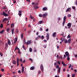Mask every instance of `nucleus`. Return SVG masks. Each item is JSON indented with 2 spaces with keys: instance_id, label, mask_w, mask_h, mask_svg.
Segmentation results:
<instances>
[{
  "instance_id": "f257e3e1",
  "label": "nucleus",
  "mask_w": 77,
  "mask_h": 77,
  "mask_svg": "<svg viewBox=\"0 0 77 77\" xmlns=\"http://www.w3.org/2000/svg\"><path fill=\"white\" fill-rule=\"evenodd\" d=\"M26 40H25L23 41L24 42V44H25V43H26L27 45H28V44H31L32 43V42H33V41L32 40H30L27 41V42H25Z\"/></svg>"
},
{
  "instance_id": "f03ea898",
  "label": "nucleus",
  "mask_w": 77,
  "mask_h": 77,
  "mask_svg": "<svg viewBox=\"0 0 77 77\" xmlns=\"http://www.w3.org/2000/svg\"><path fill=\"white\" fill-rule=\"evenodd\" d=\"M72 24V23H69L68 24L67 26H68L69 29H70L71 27Z\"/></svg>"
},
{
  "instance_id": "7ed1b4c3",
  "label": "nucleus",
  "mask_w": 77,
  "mask_h": 77,
  "mask_svg": "<svg viewBox=\"0 0 77 77\" xmlns=\"http://www.w3.org/2000/svg\"><path fill=\"white\" fill-rule=\"evenodd\" d=\"M40 68L41 71H43V70H44V67L43 66L42 64L40 65Z\"/></svg>"
},
{
  "instance_id": "20e7f679",
  "label": "nucleus",
  "mask_w": 77,
  "mask_h": 77,
  "mask_svg": "<svg viewBox=\"0 0 77 77\" xmlns=\"http://www.w3.org/2000/svg\"><path fill=\"white\" fill-rule=\"evenodd\" d=\"M49 33L48 32L46 34V37L47 38V40H48L49 39Z\"/></svg>"
},
{
  "instance_id": "39448f33",
  "label": "nucleus",
  "mask_w": 77,
  "mask_h": 77,
  "mask_svg": "<svg viewBox=\"0 0 77 77\" xmlns=\"http://www.w3.org/2000/svg\"><path fill=\"white\" fill-rule=\"evenodd\" d=\"M23 12V11L21 10V11H19V13H18V15H19V17H21V15H22V14H21V12Z\"/></svg>"
},
{
  "instance_id": "423d86ee",
  "label": "nucleus",
  "mask_w": 77,
  "mask_h": 77,
  "mask_svg": "<svg viewBox=\"0 0 77 77\" xmlns=\"http://www.w3.org/2000/svg\"><path fill=\"white\" fill-rule=\"evenodd\" d=\"M3 14L4 16H6L7 17H8V14H7L5 13V12H3Z\"/></svg>"
},
{
  "instance_id": "0eeeda50",
  "label": "nucleus",
  "mask_w": 77,
  "mask_h": 77,
  "mask_svg": "<svg viewBox=\"0 0 77 77\" xmlns=\"http://www.w3.org/2000/svg\"><path fill=\"white\" fill-rule=\"evenodd\" d=\"M17 41H18V38H16L14 39V44H15V43H17Z\"/></svg>"
},
{
  "instance_id": "6e6552de",
  "label": "nucleus",
  "mask_w": 77,
  "mask_h": 77,
  "mask_svg": "<svg viewBox=\"0 0 77 77\" xmlns=\"http://www.w3.org/2000/svg\"><path fill=\"white\" fill-rule=\"evenodd\" d=\"M65 54L66 56H69V53L68 51H66L65 53Z\"/></svg>"
},
{
  "instance_id": "1a4fd4ad",
  "label": "nucleus",
  "mask_w": 77,
  "mask_h": 77,
  "mask_svg": "<svg viewBox=\"0 0 77 77\" xmlns=\"http://www.w3.org/2000/svg\"><path fill=\"white\" fill-rule=\"evenodd\" d=\"M71 39L69 38L68 40L67 43L69 44H71Z\"/></svg>"
},
{
  "instance_id": "9d476101",
  "label": "nucleus",
  "mask_w": 77,
  "mask_h": 77,
  "mask_svg": "<svg viewBox=\"0 0 77 77\" xmlns=\"http://www.w3.org/2000/svg\"><path fill=\"white\" fill-rule=\"evenodd\" d=\"M8 44L9 45H11V41H10V40L9 39H8Z\"/></svg>"
},
{
  "instance_id": "9b49d317",
  "label": "nucleus",
  "mask_w": 77,
  "mask_h": 77,
  "mask_svg": "<svg viewBox=\"0 0 77 77\" xmlns=\"http://www.w3.org/2000/svg\"><path fill=\"white\" fill-rule=\"evenodd\" d=\"M34 7L35 9H38V6L36 5H35L34 6Z\"/></svg>"
},
{
  "instance_id": "f8f14e48",
  "label": "nucleus",
  "mask_w": 77,
  "mask_h": 77,
  "mask_svg": "<svg viewBox=\"0 0 77 77\" xmlns=\"http://www.w3.org/2000/svg\"><path fill=\"white\" fill-rule=\"evenodd\" d=\"M42 16L43 17H45L46 16H47V13H45V14H43L42 15Z\"/></svg>"
},
{
  "instance_id": "ddd939ff",
  "label": "nucleus",
  "mask_w": 77,
  "mask_h": 77,
  "mask_svg": "<svg viewBox=\"0 0 77 77\" xmlns=\"http://www.w3.org/2000/svg\"><path fill=\"white\" fill-rule=\"evenodd\" d=\"M47 10V8L46 7L43 8L42 9V11H46Z\"/></svg>"
},
{
  "instance_id": "4468645a",
  "label": "nucleus",
  "mask_w": 77,
  "mask_h": 77,
  "mask_svg": "<svg viewBox=\"0 0 77 77\" xmlns=\"http://www.w3.org/2000/svg\"><path fill=\"white\" fill-rule=\"evenodd\" d=\"M68 11H71V8H68L66 10V12H68Z\"/></svg>"
},
{
  "instance_id": "2eb2a0df",
  "label": "nucleus",
  "mask_w": 77,
  "mask_h": 77,
  "mask_svg": "<svg viewBox=\"0 0 77 77\" xmlns=\"http://www.w3.org/2000/svg\"><path fill=\"white\" fill-rule=\"evenodd\" d=\"M8 19L7 18H5L3 20L2 22H4L5 21H8Z\"/></svg>"
},
{
  "instance_id": "dca6fc26",
  "label": "nucleus",
  "mask_w": 77,
  "mask_h": 77,
  "mask_svg": "<svg viewBox=\"0 0 77 77\" xmlns=\"http://www.w3.org/2000/svg\"><path fill=\"white\" fill-rule=\"evenodd\" d=\"M56 32H55L53 33L52 36L53 37H54L56 36Z\"/></svg>"
},
{
  "instance_id": "f3484780",
  "label": "nucleus",
  "mask_w": 77,
  "mask_h": 77,
  "mask_svg": "<svg viewBox=\"0 0 77 77\" xmlns=\"http://www.w3.org/2000/svg\"><path fill=\"white\" fill-rule=\"evenodd\" d=\"M24 67L22 66V73L24 72Z\"/></svg>"
},
{
  "instance_id": "a211bd4d",
  "label": "nucleus",
  "mask_w": 77,
  "mask_h": 77,
  "mask_svg": "<svg viewBox=\"0 0 77 77\" xmlns=\"http://www.w3.org/2000/svg\"><path fill=\"white\" fill-rule=\"evenodd\" d=\"M5 31V30L3 29L2 30H1L0 32V34H3V33L4 32V31Z\"/></svg>"
},
{
  "instance_id": "6ab92c4d",
  "label": "nucleus",
  "mask_w": 77,
  "mask_h": 77,
  "mask_svg": "<svg viewBox=\"0 0 77 77\" xmlns=\"http://www.w3.org/2000/svg\"><path fill=\"white\" fill-rule=\"evenodd\" d=\"M12 63H13V64H14V65H15V64H16V61H15V60H13L12 61Z\"/></svg>"
},
{
  "instance_id": "aec40b11",
  "label": "nucleus",
  "mask_w": 77,
  "mask_h": 77,
  "mask_svg": "<svg viewBox=\"0 0 77 77\" xmlns=\"http://www.w3.org/2000/svg\"><path fill=\"white\" fill-rule=\"evenodd\" d=\"M16 50H20V49L18 48L17 47H16V48L14 50V51H15Z\"/></svg>"
},
{
  "instance_id": "412c9836",
  "label": "nucleus",
  "mask_w": 77,
  "mask_h": 77,
  "mask_svg": "<svg viewBox=\"0 0 77 77\" xmlns=\"http://www.w3.org/2000/svg\"><path fill=\"white\" fill-rule=\"evenodd\" d=\"M64 42L66 43V44L67 42H68V40L67 39H65V38H64Z\"/></svg>"
},
{
  "instance_id": "4be33fe9",
  "label": "nucleus",
  "mask_w": 77,
  "mask_h": 77,
  "mask_svg": "<svg viewBox=\"0 0 77 77\" xmlns=\"http://www.w3.org/2000/svg\"><path fill=\"white\" fill-rule=\"evenodd\" d=\"M0 27V28H3V23H2L1 24Z\"/></svg>"
},
{
  "instance_id": "5701e85b",
  "label": "nucleus",
  "mask_w": 77,
  "mask_h": 77,
  "mask_svg": "<svg viewBox=\"0 0 77 77\" xmlns=\"http://www.w3.org/2000/svg\"><path fill=\"white\" fill-rule=\"evenodd\" d=\"M11 32H12V35H13L14 32V29H12L11 30Z\"/></svg>"
},
{
  "instance_id": "b1692460",
  "label": "nucleus",
  "mask_w": 77,
  "mask_h": 77,
  "mask_svg": "<svg viewBox=\"0 0 77 77\" xmlns=\"http://www.w3.org/2000/svg\"><path fill=\"white\" fill-rule=\"evenodd\" d=\"M60 67H59L58 68V73H60Z\"/></svg>"
},
{
  "instance_id": "393cba45",
  "label": "nucleus",
  "mask_w": 77,
  "mask_h": 77,
  "mask_svg": "<svg viewBox=\"0 0 77 77\" xmlns=\"http://www.w3.org/2000/svg\"><path fill=\"white\" fill-rule=\"evenodd\" d=\"M65 21L63 20V26L64 25H65Z\"/></svg>"
},
{
  "instance_id": "a878e982",
  "label": "nucleus",
  "mask_w": 77,
  "mask_h": 77,
  "mask_svg": "<svg viewBox=\"0 0 77 77\" xmlns=\"http://www.w3.org/2000/svg\"><path fill=\"white\" fill-rule=\"evenodd\" d=\"M66 16H65L64 17H63V21H66Z\"/></svg>"
},
{
  "instance_id": "bb28decb",
  "label": "nucleus",
  "mask_w": 77,
  "mask_h": 77,
  "mask_svg": "<svg viewBox=\"0 0 77 77\" xmlns=\"http://www.w3.org/2000/svg\"><path fill=\"white\" fill-rule=\"evenodd\" d=\"M67 60H69L70 58H69V56H67Z\"/></svg>"
},
{
  "instance_id": "cd10ccee",
  "label": "nucleus",
  "mask_w": 77,
  "mask_h": 77,
  "mask_svg": "<svg viewBox=\"0 0 77 77\" xmlns=\"http://www.w3.org/2000/svg\"><path fill=\"white\" fill-rule=\"evenodd\" d=\"M16 62H20V60H19V58H17V59Z\"/></svg>"
},
{
  "instance_id": "c85d7f7f",
  "label": "nucleus",
  "mask_w": 77,
  "mask_h": 77,
  "mask_svg": "<svg viewBox=\"0 0 77 77\" xmlns=\"http://www.w3.org/2000/svg\"><path fill=\"white\" fill-rule=\"evenodd\" d=\"M13 26H14V23H12L11 25V28H12V27H13Z\"/></svg>"
},
{
  "instance_id": "c756f323",
  "label": "nucleus",
  "mask_w": 77,
  "mask_h": 77,
  "mask_svg": "<svg viewBox=\"0 0 77 77\" xmlns=\"http://www.w3.org/2000/svg\"><path fill=\"white\" fill-rule=\"evenodd\" d=\"M34 69V67H32L30 68V69L31 70H33Z\"/></svg>"
},
{
  "instance_id": "7c9ffc66",
  "label": "nucleus",
  "mask_w": 77,
  "mask_h": 77,
  "mask_svg": "<svg viewBox=\"0 0 77 77\" xmlns=\"http://www.w3.org/2000/svg\"><path fill=\"white\" fill-rule=\"evenodd\" d=\"M38 23L40 24H42V21H40L38 22Z\"/></svg>"
},
{
  "instance_id": "2f4dec72",
  "label": "nucleus",
  "mask_w": 77,
  "mask_h": 77,
  "mask_svg": "<svg viewBox=\"0 0 77 77\" xmlns=\"http://www.w3.org/2000/svg\"><path fill=\"white\" fill-rule=\"evenodd\" d=\"M29 51L30 52H32V49L31 48H29Z\"/></svg>"
},
{
  "instance_id": "473e14b6",
  "label": "nucleus",
  "mask_w": 77,
  "mask_h": 77,
  "mask_svg": "<svg viewBox=\"0 0 77 77\" xmlns=\"http://www.w3.org/2000/svg\"><path fill=\"white\" fill-rule=\"evenodd\" d=\"M41 38H42L41 39H42V40L44 39V35H42L41 37Z\"/></svg>"
},
{
  "instance_id": "72a5a7b5",
  "label": "nucleus",
  "mask_w": 77,
  "mask_h": 77,
  "mask_svg": "<svg viewBox=\"0 0 77 77\" xmlns=\"http://www.w3.org/2000/svg\"><path fill=\"white\" fill-rule=\"evenodd\" d=\"M71 37V36H70V35H69L67 36V38H70Z\"/></svg>"
},
{
  "instance_id": "f704fd0d",
  "label": "nucleus",
  "mask_w": 77,
  "mask_h": 77,
  "mask_svg": "<svg viewBox=\"0 0 77 77\" xmlns=\"http://www.w3.org/2000/svg\"><path fill=\"white\" fill-rule=\"evenodd\" d=\"M43 29H42V28H40V29H39V30H40V31H42V30H43Z\"/></svg>"
},
{
  "instance_id": "c9c22d12",
  "label": "nucleus",
  "mask_w": 77,
  "mask_h": 77,
  "mask_svg": "<svg viewBox=\"0 0 77 77\" xmlns=\"http://www.w3.org/2000/svg\"><path fill=\"white\" fill-rule=\"evenodd\" d=\"M3 9H6V6H4V7H3Z\"/></svg>"
},
{
  "instance_id": "e433bc0d",
  "label": "nucleus",
  "mask_w": 77,
  "mask_h": 77,
  "mask_svg": "<svg viewBox=\"0 0 77 77\" xmlns=\"http://www.w3.org/2000/svg\"><path fill=\"white\" fill-rule=\"evenodd\" d=\"M43 47H44V48H47V45H44Z\"/></svg>"
},
{
  "instance_id": "4c0bfd02",
  "label": "nucleus",
  "mask_w": 77,
  "mask_h": 77,
  "mask_svg": "<svg viewBox=\"0 0 77 77\" xmlns=\"http://www.w3.org/2000/svg\"><path fill=\"white\" fill-rule=\"evenodd\" d=\"M9 30H10V29H9V28H8L7 29V32H9Z\"/></svg>"
},
{
  "instance_id": "58836bf2",
  "label": "nucleus",
  "mask_w": 77,
  "mask_h": 77,
  "mask_svg": "<svg viewBox=\"0 0 77 77\" xmlns=\"http://www.w3.org/2000/svg\"><path fill=\"white\" fill-rule=\"evenodd\" d=\"M57 63H58V65H60V62L59 61H57Z\"/></svg>"
},
{
  "instance_id": "ea45409f",
  "label": "nucleus",
  "mask_w": 77,
  "mask_h": 77,
  "mask_svg": "<svg viewBox=\"0 0 77 77\" xmlns=\"http://www.w3.org/2000/svg\"><path fill=\"white\" fill-rule=\"evenodd\" d=\"M68 17H71V15L70 14H69L68 15Z\"/></svg>"
},
{
  "instance_id": "a19ab883",
  "label": "nucleus",
  "mask_w": 77,
  "mask_h": 77,
  "mask_svg": "<svg viewBox=\"0 0 77 77\" xmlns=\"http://www.w3.org/2000/svg\"><path fill=\"white\" fill-rule=\"evenodd\" d=\"M18 53L19 54H21V52H20V49L19 50H18Z\"/></svg>"
},
{
  "instance_id": "79ce46f5",
  "label": "nucleus",
  "mask_w": 77,
  "mask_h": 77,
  "mask_svg": "<svg viewBox=\"0 0 77 77\" xmlns=\"http://www.w3.org/2000/svg\"><path fill=\"white\" fill-rule=\"evenodd\" d=\"M20 37H21V38H23V34H21L20 35Z\"/></svg>"
},
{
  "instance_id": "37998d69",
  "label": "nucleus",
  "mask_w": 77,
  "mask_h": 77,
  "mask_svg": "<svg viewBox=\"0 0 77 77\" xmlns=\"http://www.w3.org/2000/svg\"><path fill=\"white\" fill-rule=\"evenodd\" d=\"M72 8L73 9L75 10V7L74 6H73L72 7Z\"/></svg>"
},
{
  "instance_id": "c03bdc74",
  "label": "nucleus",
  "mask_w": 77,
  "mask_h": 77,
  "mask_svg": "<svg viewBox=\"0 0 77 77\" xmlns=\"http://www.w3.org/2000/svg\"><path fill=\"white\" fill-rule=\"evenodd\" d=\"M59 67V65H57L56 66V68H58Z\"/></svg>"
},
{
  "instance_id": "a18cd8bd",
  "label": "nucleus",
  "mask_w": 77,
  "mask_h": 77,
  "mask_svg": "<svg viewBox=\"0 0 77 77\" xmlns=\"http://www.w3.org/2000/svg\"><path fill=\"white\" fill-rule=\"evenodd\" d=\"M5 46L6 47H8V44L7 43H6L5 44Z\"/></svg>"
},
{
  "instance_id": "49530a36",
  "label": "nucleus",
  "mask_w": 77,
  "mask_h": 77,
  "mask_svg": "<svg viewBox=\"0 0 77 77\" xmlns=\"http://www.w3.org/2000/svg\"><path fill=\"white\" fill-rule=\"evenodd\" d=\"M66 57V55H64V58H63V59H65Z\"/></svg>"
},
{
  "instance_id": "de8ad7c7",
  "label": "nucleus",
  "mask_w": 77,
  "mask_h": 77,
  "mask_svg": "<svg viewBox=\"0 0 77 77\" xmlns=\"http://www.w3.org/2000/svg\"><path fill=\"white\" fill-rule=\"evenodd\" d=\"M30 18H31V19H33V17H32V15H30Z\"/></svg>"
},
{
  "instance_id": "09e8293b",
  "label": "nucleus",
  "mask_w": 77,
  "mask_h": 77,
  "mask_svg": "<svg viewBox=\"0 0 77 77\" xmlns=\"http://www.w3.org/2000/svg\"><path fill=\"white\" fill-rule=\"evenodd\" d=\"M38 38H41V36L40 35H38Z\"/></svg>"
},
{
  "instance_id": "8fccbe9b",
  "label": "nucleus",
  "mask_w": 77,
  "mask_h": 77,
  "mask_svg": "<svg viewBox=\"0 0 77 77\" xmlns=\"http://www.w3.org/2000/svg\"><path fill=\"white\" fill-rule=\"evenodd\" d=\"M0 54L1 56H3V54L2 52H0Z\"/></svg>"
},
{
  "instance_id": "3c124183",
  "label": "nucleus",
  "mask_w": 77,
  "mask_h": 77,
  "mask_svg": "<svg viewBox=\"0 0 77 77\" xmlns=\"http://www.w3.org/2000/svg\"><path fill=\"white\" fill-rule=\"evenodd\" d=\"M16 2H17V1H16L14 0V2H13L14 4H15V3H16Z\"/></svg>"
},
{
  "instance_id": "603ef678",
  "label": "nucleus",
  "mask_w": 77,
  "mask_h": 77,
  "mask_svg": "<svg viewBox=\"0 0 77 77\" xmlns=\"http://www.w3.org/2000/svg\"><path fill=\"white\" fill-rule=\"evenodd\" d=\"M36 51H37L36 49L35 48L34 50V52H36Z\"/></svg>"
},
{
  "instance_id": "864d4df0",
  "label": "nucleus",
  "mask_w": 77,
  "mask_h": 77,
  "mask_svg": "<svg viewBox=\"0 0 77 77\" xmlns=\"http://www.w3.org/2000/svg\"><path fill=\"white\" fill-rule=\"evenodd\" d=\"M71 67V64H70L69 66V68H70Z\"/></svg>"
},
{
  "instance_id": "5fc2aeb1",
  "label": "nucleus",
  "mask_w": 77,
  "mask_h": 77,
  "mask_svg": "<svg viewBox=\"0 0 77 77\" xmlns=\"http://www.w3.org/2000/svg\"><path fill=\"white\" fill-rule=\"evenodd\" d=\"M16 30L17 31V32H16L17 33H18V30L16 29Z\"/></svg>"
},
{
  "instance_id": "6e6d98bb",
  "label": "nucleus",
  "mask_w": 77,
  "mask_h": 77,
  "mask_svg": "<svg viewBox=\"0 0 77 77\" xmlns=\"http://www.w3.org/2000/svg\"><path fill=\"white\" fill-rule=\"evenodd\" d=\"M29 60H31V62H33V60H32V59L31 58H30L29 59Z\"/></svg>"
},
{
  "instance_id": "4d7b16f0",
  "label": "nucleus",
  "mask_w": 77,
  "mask_h": 77,
  "mask_svg": "<svg viewBox=\"0 0 77 77\" xmlns=\"http://www.w3.org/2000/svg\"><path fill=\"white\" fill-rule=\"evenodd\" d=\"M1 70L2 71V72H4V69H1Z\"/></svg>"
},
{
  "instance_id": "13d9d810",
  "label": "nucleus",
  "mask_w": 77,
  "mask_h": 77,
  "mask_svg": "<svg viewBox=\"0 0 77 77\" xmlns=\"http://www.w3.org/2000/svg\"><path fill=\"white\" fill-rule=\"evenodd\" d=\"M56 65H57V63H54V65L55 66H56Z\"/></svg>"
},
{
  "instance_id": "bf43d9fd",
  "label": "nucleus",
  "mask_w": 77,
  "mask_h": 77,
  "mask_svg": "<svg viewBox=\"0 0 77 77\" xmlns=\"http://www.w3.org/2000/svg\"><path fill=\"white\" fill-rule=\"evenodd\" d=\"M57 49H59V45H57Z\"/></svg>"
},
{
  "instance_id": "052dcab7",
  "label": "nucleus",
  "mask_w": 77,
  "mask_h": 77,
  "mask_svg": "<svg viewBox=\"0 0 77 77\" xmlns=\"http://www.w3.org/2000/svg\"><path fill=\"white\" fill-rule=\"evenodd\" d=\"M39 16L40 17H42V15H41V14H39Z\"/></svg>"
},
{
  "instance_id": "680f3d73",
  "label": "nucleus",
  "mask_w": 77,
  "mask_h": 77,
  "mask_svg": "<svg viewBox=\"0 0 77 77\" xmlns=\"http://www.w3.org/2000/svg\"><path fill=\"white\" fill-rule=\"evenodd\" d=\"M19 62H17V66H18V65H19Z\"/></svg>"
},
{
  "instance_id": "e2e57ef3",
  "label": "nucleus",
  "mask_w": 77,
  "mask_h": 77,
  "mask_svg": "<svg viewBox=\"0 0 77 77\" xmlns=\"http://www.w3.org/2000/svg\"><path fill=\"white\" fill-rule=\"evenodd\" d=\"M66 66V64L65 63L63 64V66Z\"/></svg>"
},
{
  "instance_id": "0e129e2a",
  "label": "nucleus",
  "mask_w": 77,
  "mask_h": 77,
  "mask_svg": "<svg viewBox=\"0 0 77 77\" xmlns=\"http://www.w3.org/2000/svg\"><path fill=\"white\" fill-rule=\"evenodd\" d=\"M41 73V72L40 71H39L38 72V74H40Z\"/></svg>"
},
{
  "instance_id": "69168bd1",
  "label": "nucleus",
  "mask_w": 77,
  "mask_h": 77,
  "mask_svg": "<svg viewBox=\"0 0 77 77\" xmlns=\"http://www.w3.org/2000/svg\"><path fill=\"white\" fill-rule=\"evenodd\" d=\"M18 72L19 73H21V70H18Z\"/></svg>"
},
{
  "instance_id": "338daca9",
  "label": "nucleus",
  "mask_w": 77,
  "mask_h": 77,
  "mask_svg": "<svg viewBox=\"0 0 77 77\" xmlns=\"http://www.w3.org/2000/svg\"><path fill=\"white\" fill-rule=\"evenodd\" d=\"M75 4L76 6H77V1H76L75 2Z\"/></svg>"
},
{
  "instance_id": "774afa93",
  "label": "nucleus",
  "mask_w": 77,
  "mask_h": 77,
  "mask_svg": "<svg viewBox=\"0 0 77 77\" xmlns=\"http://www.w3.org/2000/svg\"><path fill=\"white\" fill-rule=\"evenodd\" d=\"M65 63H64L63 62V61H62V65H63Z\"/></svg>"
}]
</instances>
